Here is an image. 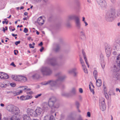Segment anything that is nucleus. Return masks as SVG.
<instances>
[{
  "label": "nucleus",
  "mask_w": 120,
  "mask_h": 120,
  "mask_svg": "<svg viewBox=\"0 0 120 120\" xmlns=\"http://www.w3.org/2000/svg\"><path fill=\"white\" fill-rule=\"evenodd\" d=\"M99 104L101 109L102 111L105 110L106 109V105L105 103V100L104 98L102 97L100 98Z\"/></svg>",
  "instance_id": "423d86ee"
},
{
  "label": "nucleus",
  "mask_w": 120,
  "mask_h": 120,
  "mask_svg": "<svg viewBox=\"0 0 120 120\" xmlns=\"http://www.w3.org/2000/svg\"><path fill=\"white\" fill-rule=\"evenodd\" d=\"M83 22L85 23V26H87L88 25V24L86 21H84V22Z\"/></svg>",
  "instance_id": "774afa93"
},
{
  "label": "nucleus",
  "mask_w": 120,
  "mask_h": 120,
  "mask_svg": "<svg viewBox=\"0 0 120 120\" xmlns=\"http://www.w3.org/2000/svg\"><path fill=\"white\" fill-rule=\"evenodd\" d=\"M37 75L36 74H34L32 75V77L33 78H36V76Z\"/></svg>",
  "instance_id": "0e129e2a"
},
{
  "label": "nucleus",
  "mask_w": 120,
  "mask_h": 120,
  "mask_svg": "<svg viewBox=\"0 0 120 120\" xmlns=\"http://www.w3.org/2000/svg\"><path fill=\"white\" fill-rule=\"evenodd\" d=\"M78 17V16L75 15H69L68 17V21H69L74 19L75 20Z\"/></svg>",
  "instance_id": "2eb2a0df"
},
{
  "label": "nucleus",
  "mask_w": 120,
  "mask_h": 120,
  "mask_svg": "<svg viewBox=\"0 0 120 120\" xmlns=\"http://www.w3.org/2000/svg\"><path fill=\"white\" fill-rule=\"evenodd\" d=\"M23 120H30V116L27 115H24L23 117Z\"/></svg>",
  "instance_id": "bb28decb"
},
{
  "label": "nucleus",
  "mask_w": 120,
  "mask_h": 120,
  "mask_svg": "<svg viewBox=\"0 0 120 120\" xmlns=\"http://www.w3.org/2000/svg\"><path fill=\"white\" fill-rule=\"evenodd\" d=\"M80 38L81 40H84L86 39V36L85 33L83 30L81 31L80 32Z\"/></svg>",
  "instance_id": "ddd939ff"
},
{
  "label": "nucleus",
  "mask_w": 120,
  "mask_h": 120,
  "mask_svg": "<svg viewBox=\"0 0 120 120\" xmlns=\"http://www.w3.org/2000/svg\"><path fill=\"white\" fill-rule=\"evenodd\" d=\"M93 75L96 80H97V76L98 75V72L96 70H95L93 72Z\"/></svg>",
  "instance_id": "cd10ccee"
},
{
  "label": "nucleus",
  "mask_w": 120,
  "mask_h": 120,
  "mask_svg": "<svg viewBox=\"0 0 120 120\" xmlns=\"http://www.w3.org/2000/svg\"><path fill=\"white\" fill-rule=\"evenodd\" d=\"M56 99L54 97H50L48 100V104L50 107H53L55 108H58L59 106V104H57V105H54V104L56 101Z\"/></svg>",
  "instance_id": "7ed1b4c3"
},
{
  "label": "nucleus",
  "mask_w": 120,
  "mask_h": 120,
  "mask_svg": "<svg viewBox=\"0 0 120 120\" xmlns=\"http://www.w3.org/2000/svg\"><path fill=\"white\" fill-rule=\"evenodd\" d=\"M75 93L76 89L75 88H73L71 90L69 93L63 92L62 94L61 95L63 96L68 97L75 94Z\"/></svg>",
  "instance_id": "0eeeda50"
},
{
  "label": "nucleus",
  "mask_w": 120,
  "mask_h": 120,
  "mask_svg": "<svg viewBox=\"0 0 120 120\" xmlns=\"http://www.w3.org/2000/svg\"><path fill=\"white\" fill-rule=\"evenodd\" d=\"M82 67L85 73H87L88 71L87 70L86 68V66H84V67Z\"/></svg>",
  "instance_id": "f704fd0d"
},
{
  "label": "nucleus",
  "mask_w": 120,
  "mask_h": 120,
  "mask_svg": "<svg viewBox=\"0 0 120 120\" xmlns=\"http://www.w3.org/2000/svg\"><path fill=\"white\" fill-rule=\"evenodd\" d=\"M44 21V19L42 18L41 17H40L38 18L37 19V22L38 24L40 25H43V23L40 22V21Z\"/></svg>",
  "instance_id": "5701e85b"
},
{
  "label": "nucleus",
  "mask_w": 120,
  "mask_h": 120,
  "mask_svg": "<svg viewBox=\"0 0 120 120\" xmlns=\"http://www.w3.org/2000/svg\"><path fill=\"white\" fill-rule=\"evenodd\" d=\"M29 47L30 48H34V46H32V44H30L29 45Z\"/></svg>",
  "instance_id": "4d7b16f0"
},
{
  "label": "nucleus",
  "mask_w": 120,
  "mask_h": 120,
  "mask_svg": "<svg viewBox=\"0 0 120 120\" xmlns=\"http://www.w3.org/2000/svg\"><path fill=\"white\" fill-rule=\"evenodd\" d=\"M26 97V100H28L29 99H30L31 98H32V97L31 96H29L28 95H27L25 96Z\"/></svg>",
  "instance_id": "58836bf2"
},
{
  "label": "nucleus",
  "mask_w": 120,
  "mask_h": 120,
  "mask_svg": "<svg viewBox=\"0 0 120 120\" xmlns=\"http://www.w3.org/2000/svg\"><path fill=\"white\" fill-rule=\"evenodd\" d=\"M11 94L13 95L14 96H15L18 95L17 92L13 91L11 92Z\"/></svg>",
  "instance_id": "72a5a7b5"
},
{
  "label": "nucleus",
  "mask_w": 120,
  "mask_h": 120,
  "mask_svg": "<svg viewBox=\"0 0 120 120\" xmlns=\"http://www.w3.org/2000/svg\"><path fill=\"white\" fill-rule=\"evenodd\" d=\"M104 95H105V97L107 99H108L109 98V96L108 94L107 93V92H105V93L104 94Z\"/></svg>",
  "instance_id": "37998d69"
},
{
  "label": "nucleus",
  "mask_w": 120,
  "mask_h": 120,
  "mask_svg": "<svg viewBox=\"0 0 120 120\" xmlns=\"http://www.w3.org/2000/svg\"><path fill=\"white\" fill-rule=\"evenodd\" d=\"M116 15L117 16H119L120 15V11H118Z\"/></svg>",
  "instance_id": "13d9d810"
},
{
  "label": "nucleus",
  "mask_w": 120,
  "mask_h": 120,
  "mask_svg": "<svg viewBox=\"0 0 120 120\" xmlns=\"http://www.w3.org/2000/svg\"><path fill=\"white\" fill-rule=\"evenodd\" d=\"M75 24L76 27L78 30H79L81 28V23L80 18L78 17L75 20Z\"/></svg>",
  "instance_id": "1a4fd4ad"
},
{
  "label": "nucleus",
  "mask_w": 120,
  "mask_h": 120,
  "mask_svg": "<svg viewBox=\"0 0 120 120\" xmlns=\"http://www.w3.org/2000/svg\"><path fill=\"white\" fill-rule=\"evenodd\" d=\"M78 72L76 71V72L73 73H74V77L76 76L78 74Z\"/></svg>",
  "instance_id": "09e8293b"
},
{
  "label": "nucleus",
  "mask_w": 120,
  "mask_h": 120,
  "mask_svg": "<svg viewBox=\"0 0 120 120\" xmlns=\"http://www.w3.org/2000/svg\"><path fill=\"white\" fill-rule=\"evenodd\" d=\"M22 90H20L17 93L18 94V95L20 94V93H22Z\"/></svg>",
  "instance_id": "69168bd1"
},
{
  "label": "nucleus",
  "mask_w": 120,
  "mask_h": 120,
  "mask_svg": "<svg viewBox=\"0 0 120 120\" xmlns=\"http://www.w3.org/2000/svg\"><path fill=\"white\" fill-rule=\"evenodd\" d=\"M75 104L77 106V108H79V102L77 101H76L75 102Z\"/></svg>",
  "instance_id": "79ce46f5"
},
{
  "label": "nucleus",
  "mask_w": 120,
  "mask_h": 120,
  "mask_svg": "<svg viewBox=\"0 0 120 120\" xmlns=\"http://www.w3.org/2000/svg\"><path fill=\"white\" fill-rule=\"evenodd\" d=\"M2 73L3 74L2 79H6L9 78V76L7 74L4 72Z\"/></svg>",
  "instance_id": "b1692460"
},
{
  "label": "nucleus",
  "mask_w": 120,
  "mask_h": 120,
  "mask_svg": "<svg viewBox=\"0 0 120 120\" xmlns=\"http://www.w3.org/2000/svg\"><path fill=\"white\" fill-rule=\"evenodd\" d=\"M27 79L25 76L21 75L20 81L22 82H25L27 81Z\"/></svg>",
  "instance_id": "393cba45"
},
{
  "label": "nucleus",
  "mask_w": 120,
  "mask_h": 120,
  "mask_svg": "<svg viewBox=\"0 0 120 120\" xmlns=\"http://www.w3.org/2000/svg\"><path fill=\"white\" fill-rule=\"evenodd\" d=\"M30 115L33 117H37L38 116L35 110V111L33 110Z\"/></svg>",
  "instance_id": "7c9ffc66"
},
{
  "label": "nucleus",
  "mask_w": 120,
  "mask_h": 120,
  "mask_svg": "<svg viewBox=\"0 0 120 120\" xmlns=\"http://www.w3.org/2000/svg\"><path fill=\"white\" fill-rule=\"evenodd\" d=\"M89 87L90 91L92 92L93 94H94V89H93L91 88V86L90 85L89 86Z\"/></svg>",
  "instance_id": "4c0bfd02"
},
{
  "label": "nucleus",
  "mask_w": 120,
  "mask_h": 120,
  "mask_svg": "<svg viewBox=\"0 0 120 120\" xmlns=\"http://www.w3.org/2000/svg\"><path fill=\"white\" fill-rule=\"evenodd\" d=\"M87 116L89 117H90V112H87Z\"/></svg>",
  "instance_id": "e2e57ef3"
},
{
  "label": "nucleus",
  "mask_w": 120,
  "mask_h": 120,
  "mask_svg": "<svg viewBox=\"0 0 120 120\" xmlns=\"http://www.w3.org/2000/svg\"><path fill=\"white\" fill-rule=\"evenodd\" d=\"M41 95V94H38L37 95H35V98H37L40 97Z\"/></svg>",
  "instance_id": "de8ad7c7"
},
{
  "label": "nucleus",
  "mask_w": 120,
  "mask_h": 120,
  "mask_svg": "<svg viewBox=\"0 0 120 120\" xmlns=\"http://www.w3.org/2000/svg\"><path fill=\"white\" fill-rule=\"evenodd\" d=\"M20 99L22 100H26V99L25 96H22L20 97Z\"/></svg>",
  "instance_id": "e433bc0d"
},
{
  "label": "nucleus",
  "mask_w": 120,
  "mask_h": 120,
  "mask_svg": "<svg viewBox=\"0 0 120 120\" xmlns=\"http://www.w3.org/2000/svg\"><path fill=\"white\" fill-rule=\"evenodd\" d=\"M41 71L42 73L45 75H49L52 73V71L49 67H43L41 69Z\"/></svg>",
  "instance_id": "20e7f679"
},
{
  "label": "nucleus",
  "mask_w": 120,
  "mask_h": 120,
  "mask_svg": "<svg viewBox=\"0 0 120 120\" xmlns=\"http://www.w3.org/2000/svg\"><path fill=\"white\" fill-rule=\"evenodd\" d=\"M98 3L103 8H106L107 7L106 3L104 0H101L100 1H98Z\"/></svg>",
  "instance_id": "9d476101"
},
{
  "label": "nucleus",
  "mask_w": 120,
  "mask_h": 120,
  "mask_svg": "<svg viewBox=\"0 0 120 120\" xmlns=\"http://www.w3.org/2000/svg\"><path fill=\"white\" fill-rule=\"evenodd\" d=\"M44 49V48L43 47H42L40 49V51L41 52H42Z\"/></svg>",
  "instance_id": "338daca9"
},
{
  "label": "nucleus",
  "mask_w": 120,
  "mask_h": 120,
  "mask_svg": "<svg viewBox=\"0 0 120 120\" xmlns=\"http://www.w3.org/2000/svg\"><path fill=\"white\" fill-rule=\"evenodd\" d=\"M10 65L13 66L14 67H16V65L14 64V62H12L10 64Z\"/></svg>",
  "instance_id": "5fc2aeb1"
},
{
  "label": "nucleus",
  "mask_w": 120,
  "mask_h": 120,
  "mask_svg": "<svg viewBox=\"0 0 120 120\" xmlns=\"http://www.w3.org/2000/svg\"><path fill=\"white\" fill-rule=\"evenodd\" d=\"M116 63L118 66L120 68V54L117 57Z\"/></svg>",
  "instance_id": "4be33fe9"
},
{
  "label": "nucleus",
  "mask_w": 120,
  "mask_h": 120,
  "mask_svg": "<svg viewBox=\"0 0 120 120\" xmlns=\"http://www.w3.org/2000/svg\"><path fill=\"white\" fill-rule=\"evenodd\" d=\"M58 82V80L57 79L55 80L48 81L46 82L43 83L42 84L44 85L49 84L52 87H53L55 88L56 87L57 84Z\"/></svg>",
  "instance_id": "39448f33"
},
{
  "label": "nucleus",
  "mask_w": 120,
  "mask_h": 120,
  "mask_svg": "<svg viewBox=\"0 0 120 120\" xmlns=\"http://www.w3.org/2000/svg\"><path fill=\"white\" fill-rule=\"evenodd\" d=\"M10 85L11 86L14 87L16 86V84L14 83H11L10 84Z\"/></svg>",
  "instance_id": "c03bdc74"
},
{
  "label": "nucleus",
  "mask_w": 120,
  "mask_h": 120,
  "mask_svg": "<svg viewBox=\"0 0 120 120\" xmlns=\"http://www.w3.org/2000/svg\"><path fill=\"white\" fill-rule=\"evenodd\" d=\"M105 48L107 56V57H109L111 54V49L108 45L106 46Z\"/></svg>",
  "instance_id": "9b49d317"
},
{
  "label": "nucleus",
  "mask_w": 120,
  "mask_h": 120,
  "mask_svg": "<svg viewBox=\"0 0 120 120\" xmlns=\"http://www.w3.org/2000/svg\"><path fill=\"white\" fill-rule=\"evenodd\" d=\"M16 109H14L12 112V113L13 114L16 115L18 114L20 112V111L19 108L16 106Z\"/></svg>",
  "instance_id": "6ab92c4d"
},
{
  "label": "nucleus",
  "mask_w": 120,
  "mask_h": 120,
  "mask_svg": "<svg viewBox=\"0 0 120 120\" xmlns=\"http://www.w3.org/2000/svg\"><path fill=\"white\" fill-rule=\"evenodd\" d=\"M33 110L31 109L27 108L26 110V112L28 114H29L30 115Z\"/></svg>",
  "instance_id": "a878e982"
},
{
  "label": "nucleus",
  "mask_w": 120,
  "mask_h": 120,
  "mask_svg": "<svg viewBox=\"0 0 120 120\" xmlns=\"http://www.w3.org/2000/svg\"><path fill=\"white\" fill-rule=\"evenodd\" d=\"M7 85L5 84L4 85V84L2 83V82H0V86L2 88H5L7 86Z\"/></svg>",
  "instance_id": "473e14b6"
},
{
  "label": "nucleus",
  "mask_w": 120,
  "mask_h": 120,
  "mask_svg": "<svg viewBox=\"0 0 120 120\" xmlns=\"http://www.w3.org/2000/svg\"><path fill=\"white\" fill-rule=\"evenodd\" d=\"M77 68L76 67H74L69 70L68 71V73L70 74L76 72L77 70Z\"/></svg>",
  "instance_id": "aec40b11"
},
{
  "label": "nucleus",
  "mask_w": 120,
  "mask_h": 120,
  "mask_svg": "<svg viewBox=\"0 0 120 120\" xmlns=\"http://www.w3.org/2000/svg\"><path fill=\"white\" fill-rule=\"evenodd\" d=\"M46 62L47 63L54 66L59 67L62 65L60 63L57 62L56 60L54 58L48 59Z\"/></svg>",
  "instance_id": "f03ea898"
},
{
  "label": "nucleus",
  "mask_w": 120,
  "mask_h": 120,
  "mask_svg": "<svg viewBox=\"0 0 120 120\" xmlns=\"http://www.w3.org/2000/svg\"><path fill=\"white\" fill-rule=\"evenodd\" d=\"M103 86L104 91L105 92H106V87L105 86L104 84V83L103 84Z\"/></svg>",
  "instance_id": "3c124183"
},
{
  "label": "nucleus",
  "mask_w": 120,
  "mask_h": 120,
  "mask_svg": "<svg viewBox=\"0 0 120 120\" xmlns=\"http://www.w3.org/2000/svg\"><path fill=\"white\" fill-rule=\"evenodd\" d=\"M60 49V46L59 44H56L55 46L53 49V50L56 52L59 51Z\"/></svg>",
  "instance_id": "a211bd4d"
},
{
  "label": "nucleus",
  "mask_w": 120,
  "mask_h": 120,
  "mask_svg": "<svg viewBox=\"0 0 120 120\" xmlns=\"http://www.w3.org/2000/svg\"><path fill=\"white\" fill-rule=\"evenodd\" d=\"M82 53L83 54V57H84V59L85 60H87V59L86 57V55H85V53L84 52L82 51Z\"/></svg>",
  "instance_id": "c9c22d12"
},
{
  "label": "nucleus",
  "mask_w": 120,
  "mask_h": 120,
  "mask_svg": "<svg viewBox=\"0 0 120 120\" xmlns=\"http://www.w3.org/2000/svg\"><path fill=\"white\" fill-rule=\"evenodd\" d=\"M55 76L58 78L57 79L59 81H63L66 78V76L64 75H62V74L61 72H59L55 74Z\"/></svg>",
  "instance_id": "6e6552de"
},
{
  "label": "nucleus",
  "mask_w": 120,
  "mask_h": 120,
  "mask_svg": "<svg viewBox=\"0 0 120 120\" xmlns=\"http://www.w3.org/2000/svg\"><path fill=\"white\" fill-rule=\"evenodd\" d=\"M48 105L47 103L44 102L42 104V108L43 109L45 110H47L48 109Z\"/></svg>",
  "instance_id": "f3484780"
},
{
  "label": "nucleus",
  "mask_w": 120,
  "mask_h": 120,
  "mask_svg": "<svg viewBox=\"0 0 120 120\" xmlns=\"http://www.w3.org/2000/svg\"><path fill=\"white\" fill-rule=\"evenodd\" d=\"M66 26L68 27H70L71 26V24L69 23H67L66 24Z\"/></svg>",
  "instance_id": "bf43d9fd"
},
{
  "label": "nucleus",
  "mask_w": 120,
  "mask_h": 120,
  "mask_svg": "<svg viewBox=\"0 0 120 120\" xmlns=\"http://www.w3.org/2000/svg\"><path fill=\"white\" fill-rule=\"evenodd\" d=\"M105 63L104 62H103L102 63H101V65L103 69H104L105 68Z\"/></svg>",
  "instance_id": "a18cd8bd"
},
{
  "label": "nucleus",
  "mask_w": 120,
  "mask_h": 120,
  "mask_svg": "<svg viewBox=\"0 0 120 120\" xmlns=\"http://www.w3.org/2000/svg\"><path fill=\"white\" fill-rule=\"evenodd\" d=\"M96 85L98 87H100L102 85V82L100 79L96 80Z\"/></svg>",
  "instance_id": "412c9836"
},
{
  "label": "nucleus",
  "mask_w": 120,
  "mask_h": 120,
  "mask_svg": "<svg viewBox=\"0 0 120 120\" xmlns=\"http://www.w3.org/2000/svg\"><path fill=\"white\" fill-rule=\"evenodd\" d=\"M20 41H16V42H15V44L16 45H17L18 44L20 43Z\"/></svg>",
  "instance_id": "6e6d98bb"
},
{
  "label": "nucleus",
  "mask_w": 120,
  "mask_h": 120,
  "mask_svg": "<svg viewBox=\"0 0 120 120\" xmlns=\"http://www.w3.org/2000/svg\"><path fill=\"white\" fill-rule=\"evenodd\" d=\"M2 73H3V72H0V79H2V77L3 76V74Z\"/></svg>",
  "instance_id": "052dcab7"
},
{
  "label": "nucleus",
  "mask_w": 120,
  "mask_h": 120,
  "mask_svg": "<svg viewBox=\"0 0 120 120\" xmlns=\"http://www.w3.org/2000/svg\"><path fill=\"white\" fill-rule=\"evenodd\" d=\"M28 29L27 28H24V30H23V31L24 33H26L28 32Z\"/></svg>",
  "instance_id": "49530a36"
},
{
  "label": "nucleus",
  "mask_w": 120,
  "mask_h": 120,
  "mask_svg": "<svg viewBox=\"0 0 120 120\" xmlns=\"http://www.w3.org/2000/svg\"><path fill=\"white\" fill-rule=\"evenodd\" d=\"M42 109L39 107H37L35 110L37 116L40 115L42 112Z\"/></svg>",
  "instance_id": "4468645a"
},
{
  "label": "nucleus",
  "mask_w": 120,
  "mask_h": 120,
  "mask_svg": "<svg viewBox=\"0 0 120 120\" xmlns=\"http://www.w3.org/2000/svg\"><path fill=\"white\" fill-rule=\"evenodd\" d=\"M80 63L82 65V67H84V66H85L84 62L83 61V60L80 57Z\"/></svg>",
  "instance_id": "c85d7f7f"
},
{
  "label": "nucleus",
  "mask_w": 120,
  "mask_h": 120,
  "mask_svg": "<svg viewBox=\"0 0 120 120\" xmlns=\"http://www.w3.org/2000/svg\"><path fill=\"white\" fill-rule=\"evenodd\" d=\"M118 66L116 65H114L112 67V70L114 72H117L118 71L120 70Z\"/></svg>",
  "instance_id": "dca6fc26"
},
{
  "label": "nucleus",
  "mask_w": 120,
  "mask_h": 120,
  "mask_svg": "<svg viewBox=\"0 0 120 120\" xmlns=\"http://www.w3.org/2000/svg\"><path fill=\"white\" fill-rule=\"evenodd\" d=\"M111 2L113 4H114L116 1V0H110Z\"/></svg>",
  "instance_id": "680f3d73"
},
{
  "label": "nucleus",
  "mask_w": 120,
  "mask_h": 120,
  "mask_svg": "<svg viewBox=\"0 0 120 120\" xmlns=\"http://www.w3.org/2000/svg\"><path fill=\"white\" fill-rule=\"evenodd\" d=\"M20 87L21 88L22 87L23 88L22 89L23 90H25L26 89L27 87L26 86H21Z\"/></svg>",
  "instance_id": "8fccbe9b"
},
{
  "label": "nucleus",
  "mask_w": 120,
  "mask_h": 120,
  "mask_svg": "<svg viewBox=\"0 0 120 120\" xmlns=\"http://www.w3.org/2000/svg\"><path fill=\"white\" fill-rule=\"evenodd\" d=\"M79 92L81 93H83V90L82 88H79Z\"/></svg>",
  "instance_id": "864d4df0"
},
{
  "label": "nucleus",
  "mask_w": 120,
  "mask_h": 120,
  "mask_svg": "<svg viewBox=\"0 0 120 120\" xmlns=\"http://www.w3.org/2000/svg\"><path fill=\"white\" fill-rule=\"evenodd\" d=\"M77 120H83L81 116V115H79V117L77 119Z\"/></svg>",
  "instance_id": "603ef678"
},
{
  "label": "nucleus",
  "mask_w": 120,
  "mask_h": 120,
  "mask_svg": "<svg viewBox=\"0 0 120 120\" xmlns=\"http://www.w3.org/2000/svg\"><path fill=\"white\" fill-rule=\"evenodd\" d=\"M16 106L13 105L8 106L7 107V110L12 113L14 109H16Z\"/></svg>",
  "instance_id": "f8f14e48"
},
{
  "label": "nucleus",
  "mask_w": 120,
  "mask_h": 120,
  "mask_svg": "<svg viewBox=\"0 0 120 120\" xmlns=\"http://www.w3.org/2000/svg\"><path fill=\"white\" fill-rule=\"evenodd\" d=\"M115 77L117 80H120V74L118 73L116 74Z\"/></svg>",
  "instance_id": "c756f323"
},
{
  "label": "nucleus",
  "mask_w": 120,
  "mask_h": 120,
  "mask_svg": "<svg viewBox=\"0 0 120 120\" xmlns=\"http://www.w3.org/2000/svg\"><path fill=\"white\" fill-rule=\"evenodd\" d=\"M36 3H38L40 2L42 0H33Z\"/></svg>",
  "instance_id": "a19ab883"
},
{
  "label": "nucleus",
  "mask_w": 120,
  "mask_h": 120,
  "mask_svg": "<svg viewBox=\"0 0 120 120\" xmlns=\"http://www.w3.org/2000/svg\"><path fill=\"white\" fill-rule=\"evenodd\" d=\"M116 10L114 9H111L108 11L106 13L105 19L108 22H112L113 20V18L115 16Z\"/></svg>",
  "instance_id": "f257e3e1"
},
{
  "label": "nucleus",
  "mask_w": 120,
  "mask_h": 120,
  "mask_svg": "<svg viewBox=\"0 0 120 120\" xmlns=\"http://www.w3.org/2000/svg\"><path fill=\"white\" fill-rule=\"evenodd\" d=\"M17 75H12L11 76V78L13 80L17 81Z\"/></svg>",
  "instance_id": "2f4dec72"
},
{
  "label": "nucleus",
  "mask_w": 120,
  "mask_h": 120,
  "mask_svg": "<svg viewBox=\"0 0 120 120\" xmlns=\"http://www.w3.org/2000/svg\"><path fill=\"white\" fill-rule=\"evenodd\" d=\"M21 76V75H17V79H17V81H20Z\"/></svg>",
  "instance_id": "ea45409f"
}]
</instances>
